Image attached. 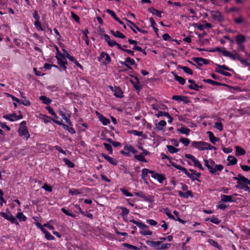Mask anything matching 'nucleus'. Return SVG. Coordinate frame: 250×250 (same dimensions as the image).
Instances as JSON below:
<instances>
[{"mask_svg":"<svg viewBox=\"0 0 250 250\" xmlns=\"http://www.w3.org/2000/svg\"><path fill=\"white\" fill-rule=\"evenodd\" d=\"M204 163L209 172L212 174L219 175V172L224 168L223 165L220 164L216 165L215 162L211 159H204Z\"/></svg>","mask_w":250,"mask_h":250,"instance_id":"nucleus-1","label":"nucleus"},{"mask_svg":"<svg viewBox=\"0 0 250 250\" xmlns=\"http://www.w3.org/2000/svg\"><path fill=\"white\" fill-rule=\"evenodd\" d=\"M26 122L22 121L20 124L18 129V133L20 137L25 138L27 140L30 137L28 129L26 126Z\"/></svg>","mask_w":250,"mask_h":250,"instance_id":"nucleus-2","label":"nucleus"},{"mask_svg":"<svg viewBox=\"0 0 250 250\" xmlns=\"http://www.w3.org/2000/svg\"><path fill=\"white\" fill-rule=\"evenodd\" d=\"M98 60L102 63L106 65L110 63L111 58L108 54L103 52L98 57Z\"/></svg>","mask_w":250,"mask_h":250,"instance_id":"nucleus-3","label":"nucleus"},{"mask_svg":"<svg viewBox=\"0 0 250 250\" xmlns=\"http://www.w3.org/2000/svg\"><path fill=\"white\" fill-rule=\"evenodd\" d=\"M206 142L204 141H193L191 145L200 151L206 150Z\"/></svg>","mask_w":250,"mask_h":250,"instance_id":"nucleus-4","label":"nucleus"},{"mask_svg":"<svg viewBox=\"0 0 250 250\" xmlns=\"http://www.w3.org/2000/svg\"><path fill=\"white\" fill-rule=\"evenodd\" d=\"M3 118L6 120H9L11 122H14L15 121H18L20 119L22 118V115L21 114H20L19 115H17L16 114H9L6 115H4L3 116Z\"/></svg>","mask_w":250,"mask_h":250,"instance_id":"nucleus-5","label":"nucleus"},{"mask_svg":"<svg viewBox=\"0 0 250 250\" xmlns=\"http://www.w3.org/2000/svg\"><path fill=\"white\" fill-rule=\"evenodd\" d=\"M141 229V231L140 232V234L144 236L146 235H152V232L149 229L148 227L146 226V224L143 223L142 222V225L138 226Z\"/></svg>","mask_w":250,"mask_h":250,"instance_id":"nucleus-6","label":"nucleus"},{"mask_svg":"<svg viewBox=\"0 0 250 250\" xmlns=\"http://www.w3.org/2000/svg\"><path fill=\"white\" fill-rule=\"evenodd\" d=\"M222 53L224 56L229 57L233 60H238L239 58L240 57L239 55L236 51H234L233 53H232L227 50H222Z\"/></svg>","mask_w":250,"mask_h":250,"instance_id":"nucleus-7","label":"nucleus"},{"mask_svg":"<svg viewBox=\"0 0 250 250\" xmlns=\"http://www.w3.org/2000/svg\"><path fill=\"white\" fill-rule=\"evenodd\" d=\"M151 177L156 180L159 183H163V181L166 179L165 174H159L155 171L151 172Z\"/></svg>","mask_w":250,"mask_h":250,"instance_id":"nucleus-8","label":"nucleus"},{"mask_svg":"<svg viewBox=\"0 0 250 250\" xmlns=\"http://www.w3.org/2000/svg\"><path fill=\"white\" fill-rule=\"evenodd\" d=\"M233 179L237 180V184H246L250 185V181L245 177L239 174L237 177H233Z\"/></svg>","mask_w":250,"mask_h":250,"instance_id":"nucleus-9","label":"nucleus"},{"mask_svg":"<svg viewBox=\"0 0 250 250\" xmlns=\"http://www.w3.org/2000/svg\"><path fill=\"white\" fill-rule=\"evenodd\" d=\"M124 150L127 152L122 151L121 153L125 156H129V152H131L133 154H135L137 152V151L131 145H126L124 147Z\"/></svg>","mask_w":250,"mask_h":250,"instance_id":"nucleus-10","label":"nucleus"},{"mask_svg":"<svg viewBox=\"0 0 250 250\" xmlns=\"http://www.w3.org/2000/svg\"><path fill=\"white\" fill-rule=\"evenodd\" d=\"M134 194L138 197L143 199L144 200H145V201L149 202L150 203H152L153 202V198L152 196H146L144 194L143 192L142 191L134 192Z\"/></svg>","mask_w":250,"mask_h":250,"instance_id":"nucleus-11","label":"nucleus"},{"mask_svg":"<svg viewBox=\"0 0 250 250\" xmlns=\"http://www.w3.org/2000/svg\"><path fill=\"white\" fill-rule=\"evenodd\" d=\"M52 120L55 124L62 125L65 130L68 131L70 133H75V131L74 129L72 127H69L67 125H66L64 124H62L61 122H60L59 121L56 120L55 119H52Z\"/></svg>","mask_w":250,"mask_h":250,"instance_id":"nucleus-12","label":"nucleus"},{"mask_svg":"<svg viewBox=\"0 0 250 250\" xmlns=\"http://www.w3.org/2000/svg\"><path fill=\"white\" fill-rule=\"evenodd\" d=\"M172 99L178 102H183L185 104L189 103V100L187 96L174 95L172 97Z\"/></svg>","mask_w":250,"mask_h":250,"instance_id":"nucleus-13","label":"nucleus"},{"mask_svg":"<svg viewBox=\"0 0 250 250\" xmlns=\"http://www.w3.org/2000/svg\"><path fill=\"white\" fill-rule=\"evenodd\" d=\"M96 114L103 125H106L110 123V120L106 118L98 112L97 111Z\"/></svg>","mask_w":250,"mask_h":250,"instance_id":"nucleus-14","label":"nucleus"},{"mask_svg":"<svg viewBox=\"0 0 250 250\" xmlns=\"http://www.w3.org/2000/svg\"><path fill=\"white\" fill-rule=\"evenodd\" d=\"M157 117L159 118L161 116H165L167 117L168 119V123L170 124L172 122L173 118L169 114L168 112H163V111H159L157 114H156Z\"/></svg>","mask_w":250,"mask_h":250,"instance_id":"nucleus-15","label":"nucleus"},{"mask_svg":"<svg viewBox=\"0 0 250 250\" xmlns=\"http://www.w3.org/2000/svg\"><path fill=\"white\" fill-rule=\"evenodd\" d=\"M207 134L208 135L209 141L212 144L215 145L219 141V138L216 137L212 132L208 131L207 132Z\"/></svg>","mask_w":250,"mask_h":250,"instance_id":"nucleus-16","label":"nucleus"},{"mask_svg":"<svg viewBox=\"0 0 250 250\" xmlns=\"http://www.w3.org/2000/svg\"><path fill=\"white\" fill-rule=\"evenodd\" d=\"M235 41L237 44H243L246 41V39L244 35L239 34L235 37Z\"/></svg>","mask_w":250,"mask_h":250,"instance_id":"nucleus-17","label":"nucleus"},{"mask_svg":"<svg viewBox=\"0 0 250 250\" xmlns=\"http://www.w3.org/2000/svg\"><path fill=\"white\" fill-rule=\"evenodd\" d=\"M193 60L199 66H202L204 64H208V61L206 59L201 58H194Z\"/></svg>","mask_w":250,"mask_h":250,"instance_id":"nucleus-18","label":"nucleus"},{"mask_svg":"<svg viewBox=\"0 0 250 250\" xmlns=\"http://www.w3.org/2000/svg\"><path fill=\"white\" fill-rule=\"evenodd\" d=\"M177 131L182 134H185L188 136L190 132V130L189 128L182 125L180 128L177 129Z\"/></svg>","mask_w":250,"mask_h":250,"instance_id":"nucleus-19","label":"nucleus"},{"mask_svg":"<svg viewBox=\"0 0 250 250\" xmlns=\"http://www.w3.org/2000/svg\"><path fill=\"white\" fill-rule=\"evenodd\" d=\"M102 156L111 164L114 166L117 165V161L115 159L104 154H102Z\"/></svg>","mask_w":250,"mask_h":250,"instance_id":"nucleus-20","label":"nucleus"},{"mask_svg":"<svg viewBox=\"0 0 250 250\" xmlns=\"http://www.w3.org/2000/svg\"><path fill=\"white\" fill-rule=\"evenodd\" d=\"M232 198L233 196L224 194L221 195V201L223 202H233L234 200L232 199Z\"/></svg>","mask_w":250,"mask_h":250,"instance_id":"nucleus-21","label":"nucleus"},{"mask_svg":"<svg viewBox=\"0 0 250 250\" xmlns=\"http://www.w3.org/2000/svg\"><path fill=\"white\" fill-rule=\"evenodd\" d=\"M129 133L135 136H141L145 139H146L147 138V135L144 134L142 131H139L136 130H132L129 131Z\"/></svg>","mask_w":250,"mask_h":250,"instance_id":"nucleus-22","label":"nucleus"},{"mask_svg":"<svg viewBox=\"0 0 250 250\" xmlns=\"http://www.w3.org/2000/svg\"><path fill=\"white\" fill-rule=\"evenodd\" d=\"M151 172H153V170H150L147 168H143L142 170L141 177L146 184H147V182L146 181V178L148 176V173H149L151 174Z\"/></svg>","mask_w":250,"mask_h":250,"instance_id":"nucleus-23","label":"nucleus"},{"mask_svg":"<svg viewBox=\"0 0 250 250\" xmlns=\"http://www.w3.org/2000/svg\"><path fill=\"white\" fill-rule=\"evenodd\" d=\"M178 194L181 197H184L185 198H188L189 197H193V194L191 191L189 190H187V191H186L185 192L179 191Z\"/></svg>","mask_w":250,"mask_h":250,"instance_id":"nucleus-24","label":"nucleus"},{"mask_svg":"<svg viewBox=\"0 0 250 250\" xmlns=\"http://www.w3.org/2000/svg\"><path fill=\"white\" fill-rule=\"evenodd\" d=\"M106 12L110 15L117 21H118L121 24H124V22L122 21L119 18H118L114 12L110 10L107 9Z\"/></svg>","mask_w":250,"mask_h":250,"instance_id":"nucleus-25","label":"nucleus"},{"mask_svg":"<svg viewBox=\"0 0 250 250\" xmlns=\"http://www.w3.org/2000/svg\"><path fill=\"white\" fill-rule=\"evenodd\" d=\"M58 112L60 116L65 121V122L68 124H70V121L69 119V116H66L65 114L62 110H58Z\"/></svg>","mask_w":250,"mask_h":250,"instance_id":"nucleus-26","label":"nucleus"},{"mask_svg":"<svg viewBox=\"0 0 250 250\" xmlns=\"http://www.w3.org/2000/svg\"><path fill=\"white\" fill-rule=\"evenodd\" d=\"M160 244L157 246L156 249L158 250L168 249L171 246L169 243L163 244L162 242L159 241Z\"/></svg>","mask_w":250,"mask_h":250,"instance_id":"nucleus-27","label":"nucleus"},{"mask_svg":"<svg viewBox=\"0 0 250 250\" xmlns=\"http://www.w3.org/2000/svg\"><path fill=\"white\" fill-rule=\"evenodd\" d=\"M167 125V123L165 120L160 121L156 125V128L159 131H162L164 130L163 127Z\"/></svg>","mask_w":250,"mask_h":250,"instance_id":"nucleus-28","label":"nucleus"},{"mask_svg":"<svg viewBox=\"0 0 250 250\" xmlns=\"http://www.w3.org/2000/svg\"><path fill=\"white\" fill-rule=\"evenodd\" d=\"M237 188L243 189L245 191H248L250 192V188L246 184H237L235 186Z\"/></svg>","mask_w":250,"mask_h":250,"instance_id":"nucleus-29","label":"nucleus"},{"mask_svg":"<svg viewBox=\"0 0 250 250\" xmlns=\"http://www.w3.org/2000/svg\"><path fill=\"white\" fill-rule=\"evenodd\" d=\"M227 161L229 162V165H233L237 163V159L233 156H229L227 158Z\"/></svg>","mask_w":250,"mask_h":250,"instance_id":"nucleus-30","label":"nucleus"},{"mask_svg":"<svg viewBox=\"0 0 250 250\" xmlns=\"http://www.w3.org/2000/svg\"><path fill=\"white\" fill-rule=\"evenodd\" d=\"M207 241L210 245H211L213 247L216 248L219 250H222L221 246L219 245L218 244L216 241H215L214 240L211 239H208L207 240Z\"/></svg>","mask_w":250,"mask_h":250,"instance_id":"nucleus-31","label":"nucleus"},{"mask_svg":"<svg viewBox=\"0 0 250 250\" xmlns=\"http://www.w3.org/2000/svg\"><path fill=\"white\" fill-rule=\"evenodd\" d=\"M246 154V151L241 147L236 146V155L237 156L244 155Z\"/></svg>","mask_w":250,"mask_h":250,"instance_id":"nucleus-32","label":"nucleus"},{"mask_svg":"<svg viewBox=\"0 0 250 250\" xmlns=\"http://www.w3.org/2000/svg\"><path fill=\"white\" fill-rule=\"evenodd\" d=\"M111 33L116 37L121 39H125V36L119 31H114L113 30L110 31Z\"/></svg>","mask_w":250,"mask_h":250,"instance_id":"nucleus-33","label":"nucleus"},{"mask_svg":"<svg viewBox=\"0 0 250 250\" xmlns=\"http://www.w3.org/2000/svg\"><path fill=\"white\" fill-rule=\"evenodd\" d=\"M168 151L171 154H174L178 152L180 149L176 148L173 146L167 145V146Z\"/></svg>","mask_w":250,"mask_h":250,"instance_id":"nucleus-34","label":"nucleus"},{"mask_svg":"<svg viewBox=\"0 0 250 250\" xmlns=\"http://www.w3.org/2000/svg\"><path fill=\"white\" fill-rule=\"evenodd\" d=\"M149 11L154 15L157 16L159 18L162 17V12L155 8H149Z\"/></svg>","mask_w":250,"mask_h":250,"instance_id":"nucleus-35","label":"nucleus"},{"mask_svg":"<svg viewBox=\"0 0 250 250\" xmlns=\"http://www.w3.org/2000/svg\"><path fill=\"white\" fill-rule=\"evenodd\" d=\"M146 243L148 246L153 247L156 249L157 246L160 244L159 241H153L150 240L146 241Z\"/></svg>","mask_w":250,"mask_h":250,"instance_id":"nucleus-36","label":"nucleus"},{"mask_svg":"<svg viewBox=\"0 0 250 250\" xmlns=\"http://www.w3.org/2000/svg\"><path fill=\"white\" fill-rule=\"evenodd\" d=\"M45 235V238L48 240H55L54 237L48 231H47L46 229H44V231L42 232Z\"/></svg>","mask_w":250,"mask_h":250,"instance_id":"nucleus-37","label":"nucleus"},{"mask_svg":"<svg viewBox=\"0 0 250 250\" xmlns=\"http://www.w3.org/2000/svg\"><path fill=\"white\" fill-rule=\"evenodd\" d=\"M215 71L218 72V73H220L221 74H222L226 76H230V74L229 72L224 71V70H222L221 67H216L215 69Z\"/></svg>","mask_w":250,"mask_h":250,"instance_id":"nucleus-38","label":"nucleus"},{"mask_svg":"<svg viewBox=\"0 0 250 250\" xmlns=\"http://www.w3.org/2000/svg\"><path fill=\"white\" fill-rule=\"evenodd\" d=\"M56 58L57 60L58 63L59 65H61L63 64H67V62L66 60V57L62 58L59 56H56Z\"/></svg>","mask_w":250,"mask_h":250,"instance_id":"nucleus-39","label":"nucleus"},{"mask_svg":"<svg viewBox=\"0 0 250 250\" xmlns=\"http://www.w3.org/2000/svg\"><path fill=\"white\" fill-rule=\"evenodd\" d=\"M40 99L45 104H49L52 102L51 100L44 96H41L40 97Z\"/></svg>","mask_w":250,"mask_h":250,"instance_id":"nucleus-40","label":"nucleus"},{"mask_svg":"<svg viewBox=\"0 0 250 250\" xmlns=\"http://www.w3.org/2000/svg\"><path fill=\"white\" fill-rule=\"evenodd\" d=\"M174 76L175 80L178 82L179 83H180L182 85H184L185 83V80L183 78H182L181 76H178L176 74H174Z\"/></svg>","mask_w":250,"mask_h":250,"instance_id":"nucleus-41","label":"nucleus"},{"mask_svg":"<svg viewBox=\"0 0 250 250\" xmlns=\"http://www.w3.org/2000/svg\"><path fill=\"white\" fill-rule=\"evenodd\" d=\"M0 215L6 220H9L12 214L9 210H7V212H1L0 213Z\"/></svg>","mask_w":250,"mask_h":250,"instance_id":"nucleus-42","label":"nucleus"},{"mask_svg":"<svg viewBox=\"0 0 250 250\" xmlns=\"http://www.w3.org/2000/svg\"><path fill=\"white\" fill-rule=\"evenodd\" d=\"M134 158L137 160L140 161V162H143L145 163H146L147 161L145 159V157L141 153L139 155H135Z\"/></svg>","mask_w":250,"mask_h":250,"instance_id":"nucleus-43","label":"nucleus"},{"mask_svg":"<svg viewBox=\"0 0 250 250\" xmlns=\"http://www.w3.org/2000/svg\"><path fill=\"white\" fill-rule=\"evenodd\" d=\"M16 217L20 221H25L26 220V217L21 212H18L17 213Z\"/></svg>","mask_w":250,"mask_h":250,"instance_id":"nucleus-44","label":"nucleus"},{"mask_svg":"<svg viewBox=\"0 0 250 250\" xmlns=\"http://www.w3.org/2000/svg\"><path fill=\"white\" fill-rule=\"evenodd\" d=\"M179 141L185 146H188L190 143V140L187 138L181 137Z\"/></svg>","mask_w":250,"mask_h":250,"instance_id":"nucleus-45","label":"nucleus"},{"mask_svg":"<svg viewBox=\"0 0 250 250\" xmlns=\"http://www.w3.org/2000/svg\"><path fill=\"white\" fill-rule=\"evenodd\" d=\"M193 163L194 164V166L195 167L198 168L199 169L201 170H204V168L203 167L202 164L197 159L195 161H194Z\"/></svg>","mask_w":250,"mask_h":250,"instance_id":"nucleus-46","label":"nucleus"},{"mask_svg":"<svg viewBox=\"0 0 250 250\" xmlns=\"http://www.w3.org/2000/svg\"><path fill=\"white\" fill-rule=\"evenodd\" d=\"M212 17L214 20L221 21L222 20V17L220 14L218 12H214L212 14Z\"/></svg>","mask_w":250,"mask_h":250,"instance_id":"nucleus-47","label":"nucleus"},{"mask_svg":"<svg viewBox=\"0 0 250 250\" xmlns=\"http://www.w3.org/2000/svg\"><path fill=\"white\" fill-rule=\"evenodd\" d=\"M162 38L164 41H175L177 42H178L177 40L172 39V38L168 34H163Z\"/></svg>","mask_w":250,"mask_h":250,"instance_id":"nucleus-48","label":"nucleus"},{"mask_svg":"<svg viewBox=\"0 0 250 250\" xmlns=\"http://www.w3.org/2000/svg\"><path fill=\"white\" fill-rule=\"evenodd\" d=\"M114 92H115V93H114V95L116 97H118V98H121V97H123V93H122L121 90L119 88H118V87L115 88Z\"/></svg>","mask_w":250,"mask_h":250,"instance_id":"nucleus-49","label":"nucleus"},{"mask_svg":"<svg viewBox=\"0 0 250 250\" xmlns=\"http://www.w3.org/2000/svg\"><path fill=\"white\" fill-rule=\"evenodd\" d=\"M173 213L174 214V215L176 216V218H175V219H174V220H176V221H179L180 223L183 224H185L186 223V222L180 219V217L179 216V212L176 210H174L173 211Z\"/></svg>","mask_w":250,"mask_h":250,"instance_id":"nucleus-50","label":"nucleus"},{"mask_svg":"<svg viewBox=\"0 0 250 250\" xmlns=\"http://www.w3.org/2000/svg\"><path fill=\"white\" fill-rule=\"evenodd\" d=\"M69 193L71 195H75L81 194V192L78 189L72 188L69 189Z\"/></svg>","mask_w":250,"mask_h":250,"instance_id":"nucleus-51","label":"nucleus"},{"mask_svg":"<svg viewBox=\"0 0 250 250\" xmlns=\"http://www.w3.org/2000/svg\"><path fill=\"white\" fill-rule=\"evenodd\" d=\"M46 109L48 111V112L50 114H51L53 116V117L55 119H57L58 118V116H57L56 114L55 113V112L54 111L52 107H51L50 106H47L46 107Z\"/></svg>","mask_w":250,"mask_h":250,"instance_id":"nucleus-52","label":"nucleus"},{"mask_svg":"<svg viewBox=\"0 0 250 250\" xmlns=\"http://www.w3.org/2000/svg\"><path fill=\"white\" fill-rule=\"evenodd\" d=\"M179 67L181 69H182L185 73L188 74L189 75L192 74V71L189 67H187V66H180Z\"/></svg>","mask_w":250,"mask_h":250,"instance_id":"nucleus-53","label":"nucleus"},{"mask_svg":"<svg viewBox=\"0 0 250 250\" xmlns=\"http://www.w3.org/2000/svg\"><path fill=\"white\" fill-rule=\"evenodd\" d=\"M34 25L35 26V28L37 29L38 31H43V29L42 27L41 24L39 21H35L34 22Z\"/></svg>","mask_w":250,"mask_h":250,"instance_id":"nucleus-54","label":"nucleus"},{"mask_svg":"<svg viewBox=\"0 0 250 250\" xmlns=\"http://www.w3.org/2000/svg\"><path fill=\"white\" fill-rule=\"evenodd\" d=\"M63 161L69 167H74V164L68 159L64 158Z\"/></svg>","mask_w":250,"mask_h":250,"instance_id":"nucleus-55","label":"nucleus"},{"mask_svg":"<svg viewBox=\"0 0 250 250\" xmlns=\"http://www.w3.org/2000/svg\"><path fill=\"white\" fill-rule=\"evenodd\" d=\"M125 61L127 62L129 65H134L135 64V61L134 59H131L129 57H127L125 59Z\"/></svg>","mask_w":250,"mask_h":250,"instance_id":"nucleus-56","label":"nucleus"},{"mask_svg":"<svg viewBox=\"0 0 250 250\" xmlns=\"http://www.w3.org/2000/svg\"><path fill=\"white\" fill-rule=\"evenodd\" d=\"M210 221L211 223H214L216 225L219 224L221 222V221L215 216H212L210 219Z\"/></svg>","mask_w":250,"mask_h":250,"instance_id":"nucleus-57","label":"nucleus"},{"mask_svg":"<svg viewBox=\"0 0 250 250\" xmlns=\"http://www.w3.org/2000/svg\"><path fill=\"white\" fill-rule=\"evenodd\" d=\"M187 176L192 181L197 180L198 181H200L199 179L195 177L194 172L189 173L188 172Z\"/></svg>","mask_w":250,"mask_h":250,"instance_id":"nucleus-58","label":"nucleus"},{"mask_svg":"<svg viewBox=\"0 0 250 250\" xmlns=\"http://www.w3.org/2000/svg\"><path fill=\"white\" fill-rule=\"evenodd\" d=\"M120 191L123 193V194L127 197H132L133 196L131 193L129 192L125 189L121 188Z\"/></svg>","mask_w":250,"mask_h":250,"instance_id":"nucleus-59","label":"nucleus"},{"mask_svg":"<svg viewBox=\"0 0 250 250\" xmlns=\"http://www.w3.org/2000/svg\"><path fill=\"white\" fill-rule=\"evenodd\" d=\"M238 60L244 66H247L250 65V63L247 62L246 60L242 59L241 57H239Z\"/></svg>","mask_w":250,"mask_h":250,"instance_id":"nucleus-60","label":"nucleus"},{"mask_svg":"<svg viewBox=\"0 0 250 250\" xmlns=\"http://www.w3.org/2000/svg\"><path fill=\"white\" fill-rule=\"evenodd\" d=\"M121 209H122L121 214L123 216H127L128 214L129 211L127 208L125 207H121Z\"/></svg>","mask_w":250,"mask_h":250,"instance_id":"nucleus-61","label":"nucleus"},{"mask_svg":"<svg viewBox=\"0 0 250 250\" xmlns=\"http://www.w3.org/2000/svg\"><path fill=\"white\" fill-rule=\"evenodd\" d=\"M104 146L105 149L110 153H112V148L110 144L104 143Z\"/></svg>","mask_w":250,"mask_h":250,"instance_id":"nucleus-62","label":"nucleus"},{"mask_svg":"<svg viewBox=\"0 0 250 250\" xmlns=\"http://www.w3.org/2000/svg\"><path fill=\"white\" fill-rule=\"evenodd\" d=\"M146 222L147 224L152 226H155L157 225V222L151 219H147Z\"/></svg>","mask_w":250,"mask_h":250,"instance_id":"nucleus-63","label":"nucleus"},{"mask_svg":"<svg viewBox=\"0 0 250 250\" xmlns=\"http://www.w3.org/2000/svg\"><path fill=\"white\" fill-rule=\"evenodd\" d=\"M214 127L219 131H222L223 129V125L221 122H216Z\"/></svg>","mask_w":250,"mask_h":250,"instance_id":"nucleus-64","label":"nucleus"}]
</instances>
